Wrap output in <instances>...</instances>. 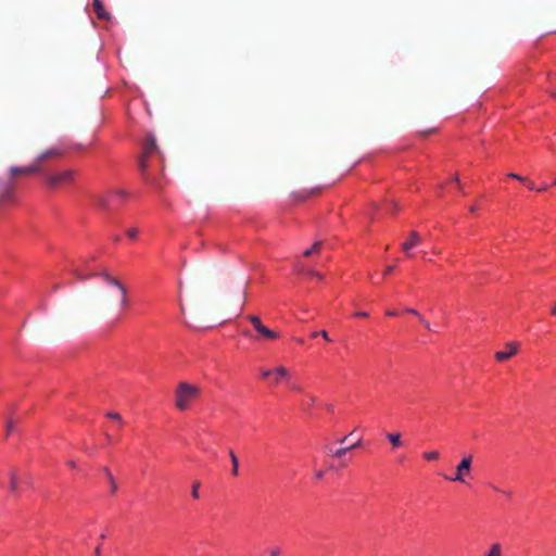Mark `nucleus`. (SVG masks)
Masks as SVG:
<instances>
[{
  "label": "nucleus",
  "mask_w": 556,
  "mask_h": 556,
  "mask_svg": "<svg viewBox=\"0 0 556 556\" xmlns=\"http://www.w3.org/2000/svg\"><path fill=\"white\" fill-rule=\"evenodd\" d=\"M199 489H200V482H194L192 485L191 496L195 500H198L200 497Z\"/></svg>",
  "instance_id": "obj_28"
},
{
  "label": "nucleus",
  "mask_w": 556,
  "mask_h": 556,
  "mask_svg": "<svg viewBox=\"0 0 556 556\" xmlns=\"http://www.w3.org/2000/svg\"><path fill=\"white\" fill-rule=\"evenodd\" d=\"M323 245L321 241H316L309 249H306L303 251L304 256H309L314 253H317L320 251V248Z\"/></svg>",
  "instance_id": "obj_21"
},
{
  "label": "nucleus",
  "mask_w": 556,
  "mask_h": 556,
  "mask_svg": "<svg viewBox=\"0 0 556 556\" xmlns=\"http://www.w3.org/2000/svg\"><path fill=\"white\" fill-rule=\"evenodd\" d=\"M287 384L290 387L292 391L303 393V388L300 383L290 380Z\"/></svg>",
  "instance_id": "obj_27"
},
{
  "label": "nucleus",
  "mask_w": 556,
  "mask_h": 556,
  "mask_svg": "<svg viewBox=\"0 0 556 556\" xmlns=\"http://www.w3.org/2000/svg\"><path fill=\"white\" fill-rule=\"evenodd\" d=\"M355 317H368V313L365 311H359L354 314Z\"/></svg>",
  "instance_id": "obj_39"
},
{
  "label": "nucleus",
  "mask_w": 556,
  "mask_h": 556,
  "mask_svg": "<svg viewBox=\"0 0 556 556\" xmlns=\"http://www.w3.org/2000/svg\"><path fill=\"white\" fill-rule=\"evenodd\" d=\"M483 556H503V545L498 542L492 543Z\"/></svg>",
  "instance_id": "obj_17"
},
{
  "label": "nucleus",
  "mask_w": 556,
  "mask_h": 556,
  "mask_svg": "<svg viewBox=\"0 0 556 556\" xmlns=\"http://www.w3.org/2000/svg\"><path fill=\"white\" fill-rule=\"evenodd\" d=\"M271 376H273V369H261L262 379H266V380L270 381Z\"/></svg>",
  "instance_id": "obj_29"
},
{
  "label": "nucleus",
  "mask_w": 556,
  "mask_h": 556,
  "mask_svg": "<svg viewBox=\"0 0 556 556\" xmlns=\"http://www.w3.org/2000/svg\"><path fill=\"white\" fill-rule=\"evenodd\" d=\"M552 314L556 315V305L553 307Z\"/></svg>",
  "instance_id": "obj_49"
},
{
  "label": "nucleus",
  "mask_w": 556,
  "mask_h": 556,
  "mask_svg": "<svg viewBox=\"0 0 556 556\" xmlns=\"http://www.w3.org/2000/svg\"><path fill=\"white\" fill-rule=\"evenodd\" d=\"M361 444H362V441L358 440L357 442H355L354 444H352L350 446L338 447V448H333L332 446H328L327 450L331 454V456H333L336 458H340L343 455H345L349 451L354 450V448L361 446Z\"/></svg>",
  "instance_id": "obj_13"
},
{
  "label": "nucleus",
  "mask_w": 556,
  "mask_h": 556,
  "mask_svg": "<svg viewBox=\"0 0 556 556\" xmlns=\"http://www.w3.org/2000/svg\"><path fill=\"white\" fill-rule=\"evenodd\" d=\"M92 7L100 20L109 18V13L105 11L103 3L101 0H92Z\"/></svg>",
  "instance_id": "obj_16"
},
{
  "label": "nucleus",
  "mask_w": 556,
  "mask_h": 556,
  "mask_svg": "<svg viewBox=\"0 0 556 556\" xmlns=\"http://www.w3.org/2000/svg\"><path fill=\"white\" fill-rule=\"evenodd\" d=\"M77 278L80 279V280H85V279L88 278V276H83V275L77 273Z\"/></svg>",
  "instance_id": "obj_48"
},
{
  "label": "nucleus",
  "mask_w": 556,
  "mask_h": 556,
  "mask_svg": "<svg viewBox=\"0 0 556 556\" xmlns=\"http://www.w3.org/2000/svg\"><path fill=\"white\" fill-rule=\"evenodd\" d=\"M14 427H15V426H14L13 420H12V419L8 420V422H7V434H8V435H10V434H12V433H13V431H14Z\"/></svg>",
  "instance_id": "obj_31"
},
{
  "label": "nucleus",
  "mask_w": 556,
  "mask_h": 556,
  "mask_svg": "<svg viewBox=\"0 0 556 556\" xmlns=\"http://www.w3.org/2000/svg\"><path fill=\"white\" fill-rule=\"evenodd\" d=\"M439 452L437 451H430V452H425L422 454V457L426 459V460H429V462H432V460H437L439 459Z\"/></svg>",
  "instance_id": "obj_25"
},
{
  "label": "nucleus",
  "mask_w": 556,
  "mask_h": 556,
  "mask_svg": "<svg viewBox=\"0 0 556 556\" xmlns=\"http://www.w3.org/2000/svg\"><path fill=\"white\" fill-rule=\"evenodd\" d=\"M346 439H348V438L345 437V438H343L340 442L343 444V443L346 441Z\"/></svg>",
  "instance_id": "obj_52"
},
{
  "label": "nucleus",
  "mask_w": 556,
  "mask_h": 556,
  "mask_svg": "<svg viewBox=\"0 0 556 556\" xmlns=\"http://www.w3.org/2000/svg\"><path fill=\"white\" fill-rule=\"evenodd\" d=\"M386 315L389 316V317H396V316H399V312L393 311V309H388L386 312Z\"/></svg>",
  "instance_id": "obj_38"
},
{
  "label": "nucleus",
  "mask_w": 556,
  "mask_h": 556,
  "mask_svg": "<svg viewBox=\"0 0 556 556\" xmlns=\"http://www.w3.org/2000/svg\"><path fill=\"white\" fill-rule=\"evenodd\" d=\"M316 402V399L312 394H303V399L301 401V405L303 409L308 410L311 409Z\"/></svg>",
  "instance_id": "obj_18"
},
{
  "label": "nucleus",
  "mask_w": 556,
  "mask_h": 556,
  "mask_svg": "<svg viewBox=\"0 0 556 556\" xmlns=\"http://www.w3.org/2000/svg\"><path fill=\"white\" fill-rule=\"evenodd\" d=\"M405 312H406V313H408V314H414V315H416L417 317H419V316H420V314H419L415 308H410V307H409V308H406V309H405Z\"/></svg>",
  "instance_id": "obj_41"
},
{
  "label": "nucleus",
  "mask_w": 556,
  "mask_h": 556,
  "mask_svg": "<svg viewBox=\"0 0 556 556\" xmlns=\"http://www.w3.org/2000/svg\"><path fill=\"white\" fill-rule=\"evenodd\" d=\"M420 242V237H419V233L417 231H412L408 239L405 240L403 243H402V249L403 251L405 252V254L407 256H412V254L409 253V251L417 247Z\"/></svg>",
  "instance_id": "obj_12"
},
{
  "label": "nucleus",
  "mask_w": 556,
  "mask_h": 556,
  "mask_svg": "<svg viewBox=\"0 0 556 556\" xmlns=\"http://www.w3.org/2000/svg\"><path fill=\"white\" fill-rule=\"evenodd\" d=\"M13 184L0 181V204L14 201Z\"/></svg>",
  "instance_id": "obj_10"
},
{
  "label": "nucleus",
  "mask_w": 556,
  "mask_h": 556,
  "mask_svg": "<svg viewBox=\"0 0 556 556\" xmlns=\"http://www.w3.org/2000/svg\"><path fill=\"white\" fill-rule=\"evenodd\" d=\"M386 438L390 441V443L392 444L393 448L401 447L402 441H401V434L399 432L387 433Z\"/></svg>",
  "instance_id": "obj_20"
},
{
  "label": "nucleus",
  "mask_w": 556,
  "mask_h": 556,
  "mask_svg": "<svg viewBox=\"0 0 556 556\" xmlns=\"http://www.w3.org/2000/svg\"><path fill=\"white\" fill-rule=\"evenodd\" d=\"M100 276L106 285L115 287L119 291V294H121L119 305L122 308H126L128 305V302H127V290L124 287V285L118 279L111 276L106 271L101 273Z\"/></svg>",
  "instance_id": "obj_7"
},
{
  "label": "nucleus",
  "mask_w": 556,
  "mask_h": 556,
  "mask_svg": "<svg viewBox=\"0 0 556 556\" xmlns=\"http://www.w3.org/2000/svg\"><path fill=\"white\" fill-rule=\"evenodd\" d=\"M319 334H320V330L312 332L311 336H312V338H317Z\"/></svg>",
  "instance_id": "obj_47"
},
{
  "label": "nucleus",
  "mask_w": 556,
  "mask_h": 556,
  "mask_svg": "<svg viewBox=\"0 0 556 556\" xmlns=\"http://www.w3.org/2000/svg\"><path fill=\"white\" fill-rule=\"evenodd\" d=\"M248 320L253 325L255 331L258 334V338L273 341L279 338V333L267 328L265 325H263L261 318L256 315H249Z\"/></svg>",
  "instance_id": "obj_5"
},
{
  "label": "nucleus",
  "mask_w": 556,
  "mask_h": 556,
  "mask_svg": "<svg viewBox=\"0 0 556 556\" xmlns=\"http://www.w3.org/2000/svg\"><path fill=\"white\" fill-rule=\"evenodd\" d=\"M119 241H121V236L119 235H116V236L113 237V242L114 243H119Z\"/></svg>",
  "instance_id": "obj_46"
},
{
  "label": "nucleus",
  "mask_w": 556,
  "mask_h": 556,
  "mask_svg": "<svg viewBox=\"0 0 556 556\" xmlns=\"http://www.w3.org/2000/svg\"><path fill=\"white\" fill-rule=\"evenodd\" d=\"M527 188L532 191L536 190V187L532 181H527Z\"/></svg>",
  "instance_id": "obj_44"
},
{
  "label": "nucleus",
  "mask_w": 556,
  "mask_h": 556,
  "mask_svg": "<svg viewBox=\"0 0 556 556\" xmlns=\"http://www.w3.org/2000/svg\"><path fill=\"white\" fill-rule=\"evenodd\" d=\"M319 190H320L319 187H315V188L307 189V190H301V191L293 192L292 197L295 201H305L313 194L317 193Z\"/></svg>",
  "instance_id": "obj_14"
},
{
  "label": "nucleus",
  "mask_w": 556,
  "mask_h": 556,
  "mask_svg": "<svg viewBox=\"0 0 556 556\" xmlns=\"http://www.w3.org/2000/svg\"><path fill=\"white\" fill-rule=\"evenodd\" d=\"M63 152L59 148H50L47 151L42 152L36 161L28 165V166H12L10 168V172L13 176L17 174H35V173H41L42 174V167L41 164L51 157H60L62 156Z\"/></svg>",
  "instance_id": "obj_3"
},
{
  "label": "nucleus",
  "mask_w": 556,
  "mask_h": 556,
  "mask_svg": "<svg viewBox=\"0 0 556 556\" xmlns=\"http://www.w3.org/2000/svg\"><path fill=\"white\" fill-rule=\"evenodd\" d=\"M41 175L43 176L45 184L49 188H59L71 184L74 180L75 172L72 169H65L58 173H50L42 168Z\"/></svg>",
  "instance_id": "obj_4"
},
{
  "label": "nucleus",
  "mask_w": 556,
  "mask_h": 556,
  "mask_svg": "<svg viewBox=\"0 0 556 556\" xmlns=\"http://www.w3.org/2000/svg\"><path fill=\"white\" fill-rule=\"evenodd\" d=\"M553 184H554V185H556V177H555V180H554V182H553Z\"/></svg>",
  "instance_id": "obj_53"
},
{
  "label": "nucleus",
  "mask_w": 556,
  "mask_h": 556,
  "mask_svg": "<svg viewBox=\"0 0 556 556\" xmlns=\"http://www.w3.org/2000/svg\"><path fill=\"white\" fill-rule=\"evenodd\" d=\"M296 342H298V343H303V339L298 338V339H296Z\"/></svg>",
  "instance_id": "obj_51"
},
{
  "label": "nucleus",
  "mask_w": 556,
  "mask_h": 556,
  "mask_svg": "<svg viewBox=\"0 0 556 556\" xmlns=\"http://www.w3.org/2000/svg\"><path fill=\"white\" fill-rule=\"evenodd\" d=\"M106 416H108L109 418L116 419V420H118L119 422L122 421V417H121V415H119L118 413H115V412H109V413L106 414Z\"/></svg>",
  "instance_id": "obj_33"
},
{
  "label": "nucleus",
  "mask_w": 556,
  "mask_h": 556,
  "mask_svg": "<svg viewBox=\"0 0 556 556\" xmlns=\"http://www.w3.org/2000/svg\"><path fill=\"white\" fill-rule=\"evenodd\" d=\"M547 189H548V185L544 182L539 188H536V191L543 192V191H546Z\"/></svg>",
  "instance_id": "obj_40"
},
{
  "label": "nucleus",
  "mask_w": 556,
  "mask_h": 556,
  "mask_svg": "<svg viewBox=\"0 0 556 556\" xmlns=\"http://www.w3.org/2000/svg\"><path fill=\"white\" fill-rule=\"evenodd\" d=\"M324 340L328 341V342H331V339L329 338L328 336V332L326 330H320V334H319Z\"/></svg>",
  "instance_id": "obj_37"
},
{
  "label": "nucleus",
  "mask_w": 556,
  "mask_h": 556,
  "mask_svg": "<svg viewBox=\"0 0 556 556\" xmlns=\"http://www.w3.org/2000/svg\"><path fill=\"white\" fill-rule=\"evenodd\" d=\"M128 198V194L125 190H115L112 194L109 195L108 200H101L99 204L103 207L109 206L110 203H123Z\"/></svg>",
  "instance_id": "obj_11"
},
{
  "label": "nucleus",
  "mask_w": 556,
  "mask_h": 556,
  "mask_svg": "<svg viewBox=\"0 0 556 556\" xmlns=\"http://www.w3.org/2000/svg\"><path fill=\"white\" fill-rule=\"evenodd\" d=\"M140 233L141 230L136 226L129 227L125 230V236L130 241H136L139 238Z\"/></svg>",
  "instance_id": "obj_19"
},
{
  "label": "nucleus",
  "mask_w": 556,
  "mask_h": 556,
  "mask_svg": "<svg viewBox=\"0 0 556 556\" xmlns=\"http://www.w3.org/2000/svg\"><path fill=\"white\" fill-rule=\"evenodd\" d=\"M10 489L13 493H15L17 491V478L14 472L11 473Z\"/></svg>",
  "instance_id": "obj_26"
},
{
  "label": "nucleus",
  "mask_w": 556,
  "mask_h": 556,
  "mask_svg": "<svg viewBox=\"0 0 556 556\" xmlns=\"http://www.w3.org/2000/svg\"><path fill=\"white\" fill-rule=\"evenodd\" d=\"M243 334H244L245 337H251V334H250V332H249V331H244V332H243Z\"/></svg>",
  "instance_id": "obj_50"
},
{
  "label": "nucleus",
  "mask_w": 556,
  "mask_h": 556,
  "mask_svg": "<svg viewBox=\"0 0 556 556\" xmlns=\"http://www.w3.org/2000/svg\"><path fill=\"white\" fill-rule=\"evenodd\" d=\"M471 463L472 457L470 455L465 456L457 465L455 475L453 477H446V479L452 482L465 483V478L469 476L471 471Z\"/></svg>",
  "instance_id": "obj_6"
},
{
  "label": "nucleus",
  "mask_w": 556,
  "mask_h": 556,
  "mask_svg": "<svg viewBox=\"0 0 556 556\" xmlns=\"http://www.w3.org/2000/svg\"><path fill=\"white\" fill-rule=\"evenodd\" d=\"M509 178H513V179H516V180H519V181H526V178L516 174V173H509L507 175Z\"/></svg>",
  "instance_id": "obj_34"
},
{
  "label": "nucleus",
  "mask_w": 556,
  "mask_h": 556,
  "mask_svg": "<svg viewBox=\"0 0 556 556\" xmlns=\"http://www.w3.org/2000/svg\"><path fill=\"white\" fill-rule=\"evenodd\" d=\"M66 465L72 468V469H76L77 468V465L74 460H67L66 462Z\"/></svg>",
  "instance_id": "obj_43"
},
{
  "label": "nucleus",
  "mask_w": 556,
  "mask_h": 556,
  "mask_svg": "<svg viewBox=\"0 0 556 556\" xmlns=\"http://www.w3.org/2000/svg\"><path fill=\"white\" fill-rule=\"evenodd\" d=\"M102 472H103V475L105 476V478L108 480L111 494H115L117 489H118V485H117V483L115 481V478H114L111 469L109 467H103Z\"/></svg>",
  "instance_id": "obj_15"
},
{
  "label": "nucleus",
  "mask_w": 556,
  "mask_h": 556,
  "mask_svg": "<svg viewBox=\"0 0 556 556\" xmlns=\"http://www.w3.org/2000/svg\"><path fill=\"white\" fill-rule=\"evenodd\" d=\"M291 379V372L285 366H278L273 369V376L270 383L273 386H279L283 382L288 383Z\"/></svg>",
  "instance_id": "obj_9"
},
{
  "label": "nucleus",
  "mask_w": 556,
  "mask_h": 556,
  "mask_svg": "<svg viewBox=\"0 0 556 556\" xmlns=\"http://www.w3.org/2000/svg\"><path fill=\"white\" fill-rule=\"evenodd\" d=\"M519 351L518 342H508L505 344L504 350L497 351L494 354V357L497 362L502 363L506 359L514 357Z\"/></svg>",
  "instance_id": "obj_8"
},
{
  "label": "nucleus",
  "mask_w": 556,
  "mask_h": 556,
  "mask_svg": "<svg viewBox=\"0 0 556 556\" xmlns=\"http://www.w3.org/2000/svg\"><path fill=\"white\" fill-rule=\"evenodd\" d=\"M229 456H230L231 464H232V475L237 476L238 472H239V470H238V467H239L238 458H237V456H236L233 451L229 452Z\"/></svg>",
  "instance_id": "obj_23"
},
{
  "label": "nucleus",
  "mask_w": 556,
  "mask_h": 556,
  "mask_svg": "<svg viewBox=\"0 0 556 556\" xmlns=\"http://www.w3.org/2000/svg\"><path fill=\"white\" fill-rule=\"evenodd\" d=\"M395 266L394 265H389L384 268L383 270V276L387 277L388 275H390L393 270H394Z\"/></svg>",
  "instance_id": "obj_36"
},
{
  "label": "nucleus",
  "mask_w": 556,
  "mask_h": 556,
  "mask_svg": "<svg viewBox=\"0 0 556 556\" xmlns=\"http://www.w3.org/2000/svg\"><path fill=\"white\" fill-rule=\"evenodd\" d=\"M175 407L179 412L189 410L201 395V389L187 381H181L175 389Z\"/></svg>",
  "instance_id": "obj_1"
},
{
  "label": "nucleus",
  "mask_w": 556,
  "mask_h": 556,
  "mask_svg": "<svg viewBox=\"0 0 556 556\" xmlns=\"http://www.w3.org/2000/svg\"><path fill=\"white\" fill-rule=\"evenodd\" d=\"M418 318L426 329L431 330V325L428 320H426L421 315Z\"/></svg>",
  "instance_id": "obj_35"
},
{
  "label": "nucleus",
  "mask_w": 556,
  "mask_h": 556,
  "mask_svg": "<svg viewBox=\"0 0 556 556\" xmlns=\"http://www.w3.org/2000/svg\"><path fill=\"white\" fill-rule=\"evenodd\" d=\"M388 213H395L399 211V206H397V203L393 200H390L388 201L386 204H384V208Z\"/></svg>",
  "instance_id": "obj_24"
},
{
  "label": "nucleus",
  "mask_w": 556,
  "mask_h": 556,
  "mask_svg": "<svg viewBox=\"0 0 556 556\" xmlns=\"http://www.w3.org/2000/svg\"><path fill=\"white\" fill-rule=\"evenodd\" d=\"M280 553H281V549L278 546H276L268 551V556H279Z\"/></svg>",
  "instance_id": "obj_32"
},
{
  "label": "nucleus",
  "mask_w": 556,
  "mask_h": 556,
  "mask_svg": "<svg viewBox=\"0 0 556 556\" xmlns=\"http://www.w3.org/2000/svg\"><path fill=\"white\" fill-rule=\"evenodd\" d=\"M306 274L312 276V277H314V278H316V279H318V280H323V278H324L323 275L319 271H316L314 269H308L306 271Z\"/></svg>",
  "instance_id": "obj_30"
},
{
  "label": "nucleus",
  "mask_w": 556,
  "mask_h": 556,
  "mask_svg": "<svg viewBox=\"0 0 556 556\" xmlns=\"http://www.w3.org/2000/svg\"><path fill=\"white\" fill-rule=\"evenodd\" d=\"M477 211H478V206L477 205H471L469 207V212L472 213V214L477 213Z\"/></svg>",
  "instance_id": "obj_45"
},
{
  "label": "nucleus",
  "mask_w": 556,
  "mask_h": 556,
  "mask_svg": "<svg viewBox=\"0 0 556 556\" xmlns=\"http://www.w3.org/2000/svg\"><path fill=\"white\" fill-rule=\"evenodd\" d=\"M154 156L159 157L161 162H163L162 153L156 144L155 138L153 135H149L143 143L141 149V154L138 161V166L140 174L143 179H148V168L150 166V161Z\"/></svg>",
  "instance_id": "obj_2"
},
{
  "label": "nucleus",
  "mask_w": 556,
  "mask_h": 556,
  "mask_svg": "<svg viewBox=\"0 0 556 556\" xmlns=\"http://www.w3.org/2000/svg\"><path fill=\"white\" fill-rule=\"evenodd\" d=\"M489 486L494 490L495 492H498L503 494L507 500H511L513 497V491L511 490H504L497 486L496 484L490 483Z\"/></svg>",
  "instance_id": "obj_22"
},
{
  "label": "nucleus",
  "mask_w": 556,
  "mask_h": 556,
  "mask_svg": "<svg viewBox=\"0 0 556 556\" xmlns=\"http://www.w3.org/2000/svg\"><path fill=\"white\" fill-rule=\"evenodd\" d=\"M324 475H325V471H324V470H317V471L315 472V478H316L317 480H320V479L324 477Z\"/></svg>",
  "instance_id": "obj_42"
}]
</instances>
